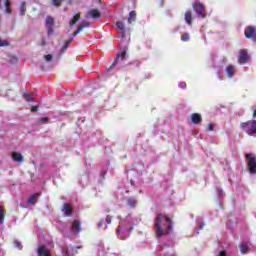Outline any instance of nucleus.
Segmentation results:
<instances>
[{"label": "nucleus", "instance_id": "nucleus-10", "mask_svg": "<svg viewBox=\"0 0 256 256\" xmlns=\"http://www.w3.org/2000/svg\"><path fill=\"white\" fill-rule=\"evenodd\" d=\"M86 19H101V12L97 9L89 10L86 15Z\"/></svg>", "mask_w": 256, "mask_h": 256}, {"label": "nucleus", "instance_id": "nucleus-21", "mask_svg": "<svg viewBox=\"0 0 256 256\" xmlns=\"http://www.w3.org/2000/svg\"><path fill=\"white\" fill-rule=\"evenodd\" d=\"M137 19V12H135V10H132L130 13H129V16H128V23L131 25V23H133L134 21H136Z\"/></svg>", "mask_w": 256, "mask_h": 256}, {"label": "nucleus", "instance_id": "nucleus-6", "mask_svg": "<svg viewBox=\"0 0 256 256\" xmlns=\"http://www.w3.org/2000/svg\"><path fill=\"white\" fill-rule=\"evenodd\" d=\"M55 25V19L51 16L46 17L45 26L48 31V35H53L55 33V30L53 29Z\"/></svg>", "mask_w": 256, "mask_h": 256}, {"label": "nucleus", "instance_id": "nucleus-19", "mask_svg": "<svg viewBox=\"0 0 256 256\" xmlns=\"http://www.w3.org/2000/svg\"><path fill=\"white\" fill-rule=\"evenodd\" d=\"M184 19H185L187 25H193V13H191V11L185 12Z\"/></svg>", "mask_w": 256, "mask_h": 256}, {"label": "nucleus", "instance_id": "nucleus-3", "mask_svg": "<svg viewBox=\"0 0 256 256\" xmlns=\"http://www.w3.org/2000/svg\"><path fill=\"white\" fill-rule=\"evenodd\" d=\"M246 161L250 175H256V158L253 154H246Z\"/></svg>", "mask_w": 256, "mask_h": 256}, {"label": "nucleus", "instance_id": "nucleus-36", "mask_svg": "<svg viewBox=\"0 0 256 256\" xmlns=\"http://www.w3.org/2000/svg\"><path fill=\"white\" fill-rule=\"evenodd\" d=\"M45 61H51L53 59V55L47 54L44 56Z\"/></svg>", "mask_w": 256, "mask_h": 256}, {"label": "nucleus", "instance_id": "nucleus-1", "mask_svg": "<svg viewBox=\"0 0 256 256\" xmlns=\"http://www.w3.org/2000/svg\"><path fill=\"white\" fill-rule=\"evenodd\" d=\"M172 229L173 220L169 216L163 214L156 216L155 233L159 239L163 237V235H169Z\"/></svg>", "mask_w": 256, "mask_h": 256}, {"label": "nucleus", "instance_id": "nucleus-17", "mask_svg": "<svg viewBox=\"0 0 256 256\" xmlns=\"http://www.w3.org/2000/svg\"><path fill=\"white\" fill-rule=\"evenodd\" d=\"M37 256H51L45 245L38 247Z\"/></svg>", "mask_w": 256, "mask_h": 256}, {"label": "nucleus", "instance_id": "nucleus-15", "mask_svg": "<svg viewBox=\"0 0 256 256\" xmlns=\"http://www.w3.org/2000/svg\"><path fill=\"white\" fill-rule=\"evenodd\" d=\"M40 196H41V193H39V192L32 194V195L28 198V200H27L28 205H36L37 199H39Z\"/></svg>", "mask_w": 256, "mask_h": 256}, {"label": "nucleus", "instance_id": "nucleus-48", "mask_svg": "<svg viewBox=\"0 0 256 256\" xmlns=\"http://www.w3.org/2000/svg\"><path fill=\"white\" fill-rule=\"evenodd\" d=\"M75 253H78L77 250L75 251Z\"/></svg>", "mask_w": 256, "mask_h": 256}, {"label": "nucleus", "instance_id": "nucleus-28", "mask_svg": "<svg viewBox=\"0 0 256 256\" xmlns=\"http://www.w3.org/2000/svg\"><path fill=\"white\" fill-rule=\"evenodd\" d=\"M54 7H61L63 5V0H51Z\"/></svg>", "mask_w": 256, "mask_h": 256}, {"label": "nucleus", "instance_id": "nucleus-31", "mask_svg": "<svg viewBox=\"0 0 256 256\" xmlns=\"http://www.w3.org/2000/svg\"><path fill=\"white\" fill-rule=\"evenodd\" d=\"M189 39H190L189 33H184L181 35V41H183L184 43H187Z\"/></svg>", "mask_w": 256, "mask_h": 256}, {"label": "nucleus", "instance_id": "nucleus-47", "mask_svg": "<svg viewBox=\"0 0 256 256\" xmlns=\"http://www.w3.org/2000/svg\"><path fill=\"white\" fill-rule=\"evenodd\" d=\"M130 183H131L132 186L135 185V182H130Z\"/></svg>", "mask_w": 256, "mask_h": 256}, {"label": "nucleus", "instance_id": "nucleus-33", "mask_svg": "<svg viewBox=\"0 0 256 256\" xmlns=\"http://www.w3.org/2000/svg\"><path fill=\"white\" fill-rule=\"evenodd\" d=\"M14 247H16V249H23V245L19 242V240H15L14 241Z\"/></svg>", "mask_w": 256, "mask_h": 256}, {"label": "nucleus", "instance_id": "nucleus-12", "mask_svg": "<svg viewBox=\"0 0 256 256\" xmlns=\"http://www.w3.org/2000/svg\"><path fill=\"white\" fill-rule=\"evenodd\" d=\"M89 25L91 24L88 21H82L81 24L78 26L77 30L74 31V33L72 34L73 37H77V34L81 33V31H83L84 29H87Z\"/></svg>", "mask_w": 256, "mask_h": 256}, {"label": "nucleus", "instance_id": "nucleus-42", "mask_svg": "<svg viewBox=\"0 0 256 256\" xmlns=\"http://www.w3.org/2000/svg\"><path fill=\"white\" fill-rule=\"evenodd\" d=\"M41 45H42L43 47H45V45H47V42L45 41V38H42V40H41Z\"/></svg>", "mask_w": 256, "mask_h": 256}, {"label": "nucleus", "instance_id": "nucleus-40", "mask_svg": "<svg viewBox=\"0 0 256 256\" xmlns=\"http://www.w3.org/2000/svg\"><path fill=\"white\" fill-rule=\"evenodd\" d=\"M105 221H106V223H108V225L111 223V216H106V218H105Z\"/></svg>", "mask_w": 256, "mask_h": 256}, {"label": "nucleus", "instance_id": "nucleus-11", "mask_svg": "<svg viewBox=\"0 0 256 256\" xmlns=\"http://www.w3.org/2000/svg\"><path fill=\"white\" fill-rule=\"evenodd\" d=\"M71 233L72 235H77L78 233H81V221L73 220L71 225Z\"/></svg>", "mask_w": 256, "mask_h": 256}, {"label": "nucleus", "instance_id": "nucleus-25", "mask_svg": "<svg viewBox=\"0 0 256 256\" xmlns=\"http://www.w3.org/2000/svg\"><path fill=\"white\" fill-rule=\"evenodd\" d=\"M73 41V38L68 39L62 47V51H66V49H69V46L73 43Z\"/></svg>", "mask_w": 256, "mask_h": 256}, {"label": "nucleus", "instance_id": "nucleus-45", "mask_svg": "<svg viewBox=\"0 0 256 256\" xmlns=\"http://www.w3.org/2000/svg\"><path fill=\"white\" fill-rule=\"evenodd\" d=\"M76 249H83V246H81V245L76 246Z\"/></svg>", "mask_w": 256, "mask_h": 256}, {"label": "nucleus", "instance_id": "nucleus-35", "mask_svg": "<svg viewBox=\"0 0 256 256\" xmlns=\"http://www.w3.org/2000/svg\"><path fill=\"white\" fill-rule=\"evenodd\" d=\"M49 122V118L48 117H43L39 119V123H42L43 125H45V123Z\"/></svg>", "mask_w": 256, "mask_h": 256}, {"label": "nucleus", "instance_id": "nucleus-23", "mask_svg": "<svg viewBox=\"0 0 256 256\" xmlns=\"http://www.w3.org/2000/svg\"><path fill=\"white\" fill-rule=\"evenodd\" d=\"M247 251H249V245H247L246 243H243L240 245V253H242V255H245V253H247Z\"/></svg>", "mask_w": 256, "mask_h": 256}, {"label": "nucleus", "instance_id": "nucleus-5", "mask_svg": "<svg viewBox=\"0 0 256 256\" xmlns=\"http://www.w3.org/2000/svg\"><path fill=\"white\" fill-rule=\"evenodd\" d=\"M244 35L246 39H249L250 41H254L256 43V28L253 26H248L244 30Z\"/></svg>", "mask_w": 256, "mask_h": 256}, {"label": "nucleus", "instance_id": "nucleus-39", "mask_svg": "<svg viewBox=\"0 0 256 256\" xmlns=\"http://www.w3.org/2000/svg\"><path fill=\"white\" fill-rule=\"evenodd\" d=\"M146 47L147 49H153V46L151 45V41H146Z\"/></svg>", "mask_w": 256, "mask_h": 256}, {"label": "nucleus", "instance_id": "nucleus-16", "mask_svg": "<svg viewBox=\"0 0 256 256\" xmlns=\"http://www.w3.org/2000/svg\"><path fill=\"white\" fill-rule=\"evenodd\" d=\"M192 123H194V125H199V123H201V121H203V118L201 117V114L199 113H193L190 117Z\"/></svg>", "mask_w": 256, "mask_h": 256}, {"label": "nucleus", "instance_id": "nucleus-29", "mask_svg": "<svg viewBox=\"0 0 256 256\" xmlns=\"http://www.w3.org/2000/svg\"><path fill=\"white\" fill-rule=\"evenodd\" d=\"M128 205H129V207L134 208V207L137 206V201L135 199H133V198H129L128 199Z\"/></svg>", "mask_w": 256, "mask_h": 256}, {"label": "nucleus", "instance_id": "nucleus-22", "mask_svg": "<svg viewBox=\"0 0 256 256\" xmlns=\"http://www.w3.org/2000/svg\"><path fill=\"white\" fill-rule=\"evenodd\" d=\"M79 19H81V14L77 13L73 19L70 21V27H73L74 25L77 24V21H79Z\"/></svg>", "mask_w": 256, "mask_h": 256}, {"label": "nucleus", "instance_id": "nucleus-26", "mask_svg": "<svg viewBox=\"0 0 256 256\" xmlns=\"http://www.w3.org/2000/svg\"><path fill=\"white\" fill-rule=\"evenodd\" d=\"M26 11H27V6L25 2H22L20 4V15H25Z\"/></svg>", "mask_w": 256, "mask_h": 256}, {"label": "nucleus", "instance_id": "nucleus-8", "mask_svg": "<svg viewBox=\"0 0 256 256\" xmlns=\"http://www.w3.org/2000/svg\"><path fill=\"white\" fill-rule=\"evenodd\" d=\"M127 57V50H123L121 53H118L116 55V60L110 65V67L107 69V71H110V69H113L115 65H117V61L121 59V61H125Z\"/></svg>", "mask_w": 256, "mask_h": 256}, {"label": "nucleus", "instance_id": "nucleus-9", "mask_svg": "<svg viewBox=\"0 0 256 256\" xmlns=\"http://www.w3.org/2000/svg\"><path fill=\"white\" fill-rule=\"evenodd\" d=\"M247 61H249V53L247 52V49H243L239 52L238 63L243 65V63H247Z\"/></svg>", "mask_w": 256, "mask_h": 256}, {"label": "nucleus", "instance_id": "nucleus-20", "mask_svg": "<svg viewBox=\"0 0 256 256\" xmlns=\"http://www.w3.org/2000/svg\"><path fill=\"white\" fill-rule=\"evenodd\" d=\"M226 71V75L227 77H229V79H231V77H233L234 73H235V66L233 65H228L225 69Z\"/></svg>", "mask_w": 256, "mask_h": 256}, {"label": "nucleus", "instance_id": "nucleus-34", "mask_svg": "<svg viewBox=\"0 0 256 256\" xmlns=\"http://www.w3.org/2000/svg\"><path fill=\"white\" fill-rule=\"evenodd\" d=\"M0 47H9V41L0 39Z\"/></svg>", "mask_w": 256, "mask_h": 256}, {"label": "nucleus", "instance_id": "nucleus-30", "mask_svg": "<svg viewBox=\"0 0 256 256\" xmlns=\"http://www.w3.org/2000/svg\"><path fill=\"white\" fill-rule=\"evenodd\" d=\"M5 221V210L0 206V225Z\"/></svg>", "mask_w": 256, "mask_h": 256}, {"label": "nucleus", "instance_id": "nucleus-41", "mask_svg": "<svg viewBox=\"0 0 256 256\" xmlns=\"http://www.w3.org/2000/svg\"><path fill=\"white\" fill-rule=\"evenodd\" d=\"M218 256H227V253L222 250L219 252Z\"/></svg>", "mask_w": 256, "mask_h": 256}, {"label": "nucleus", "instance_id": "nucleus-32", "mask_svg": "<svg viewBox=\"0 0 256 256\" xmlns=\"http://www.w3.org/2000/svg\"><path fill=\"white\" fill-rule=\"evenodd\" d=\"M24 99H26L27 103H31V101H33V98L29 93H24Z\"/></svg>", "mask_w": 256, "mask_h": 256}, {"label": "nucleus", "instance_id": "nucleus-37", "mask_svg": "<svg viewBox=\"0 0 256 256\" xmlns=\"http://www.w3.org/2000/svg\"><path fill=\"white\" fill-rule=\"evenodd\" d=\"M214 129H215V127L213 126V123H209V124L207 125V130H208V131H214Z\"/></svg>", "mask_w": 256, "mask_h": 256}, {"label": "nucleus", "instance_id": "nucleus-7", "mask_svg": "<svg viewBox=\"0 0 256 256\" xmlns=\"http://www.w3.org/2000/svg\"><path fill=\"white\" fill-rule=\"evenodd\" d=\"M117 233L119 239H121L122 241H125V239H129V236L131 235L129 230L122 228L121 226H118Z\"/></svg>", "mask_w": 256, "mask_h": 256}, {"label": "nucleus", "instance_id": "nucleus-43", "mask_svg": "<svg viewBox=\"0 0 256 256\" xmlns=\"http://www.w3.org/2000/svg\"><path fill=\"white\" fill-rule=\"evenodd\" d=\"M105 225V222H99L98 227H103Z\"/></svg>", "mask_w": 256, "mask_h": 256}, {"label": "nucleus", "instance_id": "nucleus-13", "mask_svg": "<svg viewBox=\"0 0 256 256\" xmlns=\"http://www.w3.org/2000/svg\"><path fill=\"white\" fill-rule=\"evenodd\" d=\"M62 212L66 217H71V215H73V208L71 207V204L64 203Z\"/></svg>", "mask_w": 256, "mask_h": 256}, {"label": "nucleus", "instance_id": "nucleus-14", "mask_svg": "<svg viewBox=\"0 0 256 256\" xmlns=\"http://www.w3.org/2000/svg\"><path fill=\"white\" fill-rule=\"evenodd\" d=\"M12 160L15 161V163H23V154L19 152H12L11 153Z\"/></svg>", "mask_w": 256, "mask_h": 256}, {"label": "nucleus", "instance_id": "nucleus-27", "mask_svg": "<svg viewBox=\"0 0 256 256\" xmlns=\"http://www.w3.org/2000/svg\"><path fill=\"white\" fill-rule=\"evenodd\" d=\"M62 253H63V256H73V254L69 252V247L67 246L62 247Z\"/></svg>", "mask_w": 256, "mask_h": 256}, {"label": "nucleus", "instance_id": "nucleus-46", "mask_svg": "<svg viewBox=\"0 0 256 256\" xmlns=\"http://www.w3.org/2000/svg\"><path fill=\"white\" fill-rule=\"evenodd\" d=\"M73 3V0H68V5H71Z\"/></svg>", "mask_w": 256, "mask_h": 256}, {"label": "nucleus", "instance_id": "nucleus-38", "mask_svg": "<svg viewBox=\"0 0 256 256\" xmlns=\"http://www.w3.org/2000/svg\"><path fill=\"white\" fill-rule=\"evenodd\" d=\"M31 111H32L33 113L39 111V106H38V105L32 106Z\"/></svg>", "mask_w": 256, "mask_h": 256}, {"label": "nucleus", "instance_id": "nucleus-2", "mask_svg": "<svg viewBox=\"0 0 256 256\" xmlns=\"http://www.w3.org/2000/svg\"><path fill=\"white\" fill-rule=\"evenodd\" d=\"M240 128L245 131L249 136H253L256 133V120H249L247 122H242Z\"/></svg>", "mask_w": 256, "mask_h": 256}, {"label": "nucleus", "instance_id": "nucleus-24", "mask_svg": "<svg viewBox=\"0 0 256 256\" xmlns=\"http://www.w3.org/2000/svg\"><path fill=\"white\" fill-rule=\"evenodd\" d=\"M5 13L11 15V2L9 0L5 1Z\"/></svg>", "mask_w": 256, "mask_h": 256}, {"label": "nucleus", "instance_id": "nucleus-44", "mask_svg": "<svg viewBox=\"0 0 256 256\" xmlns=\"http://www.w3.org/2000/svg\"><path fill=\"white\" fill-rule=\"evenodd\" d=\"M252 117H253V119H256V110L253 111Z\"/></svg>", "mask_w": 256, "mask_h": 256}, {"label": "nucleus", "instance_id": "nucleus-18", "mask_svg": "<svg viewBox=\"0 0 256 256\" xmlns=\"http://www.w3.org/2000/svg\"><path fill=\"white\" fill-rule=\"evenodd\" d=\"M116 27H118L121 31V39H125V23H123L122 21H117Z\"/></svg>", "mask_w": 256, "mask_h": 256}, {"label": "nucleus", "instance_id": "nucleus-4", "mask_svg": "<svg viewBox=\"0 0 256 256\" xmlns=\"http://www.w3.org/2000/svg\"><path fill=\"white\" fill-rule=\"evenodd\" d=\"M192 7L197 13L198 17H201V19H205L207 17V14H205V5H203V3L195 2L192 4Z\"/></svg>", "mask_w": 256, "mask_h": 256}]
</instances>
